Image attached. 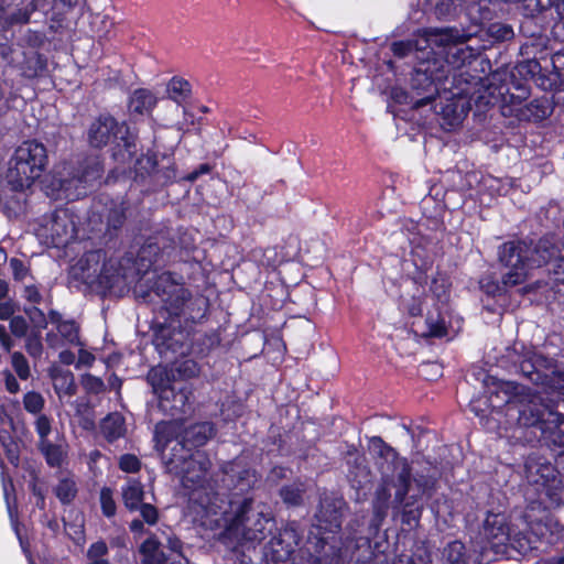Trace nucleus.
<instances>
[{
  "label": "nucleus",
  "mask_w": 564,
  "mask_h": 564,
  "mask_svg": "<svg viewBox=\"0 0 564 564\" xmlns=\"http://www.w3.org/2000/svg\"><path fill=\"white\" fill-rule=\"evenodd\" d=\"M441 42L448 46L449 63L456 68L453 95L466 99L469 107L474 105L479 111H486L499 105L502 115L508 116V111L520 107L530 96L527 80H517L514 74H505L503 79L494 74L489 79L490 61L464 41H455L451 30L441 32Z\"/></svg>",
  "instance_id": "1"
},
{
  "label": "nucleus",
  "mask_w": 564,
  "mask_h": 564,
  "mask_svg": "<svg viewBox=\"0 0 564 564\" xmlns=\"http://www.w3.org/2000/svg\"><path fill=\"white\" fill-rule=\"evenodd\" d=\"M348 505L343 497L325 496L319 501L317 523L310 531L306 542L310 564H341L350 544L341 538L344 512Z\"/></svg>",
  "instance_id": "2"
},
{
  "label": "nucleus",
  "mask_w": 564,
  "mask_h": 564,
  "mask_svg": "<svg viewBox=\"0 0 564 564\" xmlns=\"http://www.w3.org/2000/svg\"><path fill=\"white\" fill-rule=\"evenodd\" d=\"M151 292L162 302V311L167 314V319L176 322L191 333L208 321L209 299L203 294L193 295L183 283L173 279L171 272L158 275Z\"/></svg>",
  "instance_id": "3"
},
{
  "label": "nucleus",
  "mask_w": 564,
  "mask_h": 564,
  "mask_svg": "<svg viewBox=\"0 0 564 564\" xmlns=\"http://www.w3.org/2000/svg\"><path fill=\"white\" fill-rule=\"evenodd\" d=\"M484 383L489 393L487 398L488 406L492 410H501L507 406L508 412L517 411V422L520 426L534 427L541 432L546 419H550L554 413L540 398H532L527 402L519 400L523 386L514 381L498 380L485 373Z\"/></svg>",
  "instance_id": "4"
},
{
  "label": "nucleus",
  "mask_w": 564,
  "mask_h": 564,
  "mask_svg": "<svg viewBox=\"0 0 564 564\" xmlns=\"http://www.w3.org/2000/svg\"><path fill=\"white\" fill-rule=\"evenodd\" d=\"M9 164L7 176L12 188H30L47 167V149L37 140H25L14 150Z\"/></svg>",
  "instance_id": "5"
},
{
  "label": "nucleus",
  "mask_w": 564,
  "mask_h": 564,
  "mask_svg": "<svg viewBox=\"0 0 564 564\" xmlns=\"http://www.w3.org/2000/svg\"><path fill=\"white\" fill-rule=\"evenodd\" d=\"M518 368L521 377L545 392H556L564 395V372L557 368L554 358L538 351H528L519 357Z\"/></svg>",
  "instance_id": "6"
},
{
  "label": "nucleus",
  "mask_w": 564,
  "mask_h": 564,
  "mask_svg": "<svg viewBox=\"0 0 564 564\" xmlns=\"http://www.w3.org/2000/svg\"><path fill=\"white\" fill-rule=\"evenodd\" d=\"M165 466L169 473L181 479L184 488L195 490L203 487L212 463L200 451H178L177 447H172Z\"/></svg>",
  "instance_id": "7"
},
{
  "label": "nucleus",
  "mask_w": 564,
  "mask_h": 564,
  "mask_svg": "<svg viewBox=\"0 0 564 564\" xmlns=\"http://www.w3.org/2000/svg\"><path fill=\"white\" fill-rule=\"evenodd\" d=\"M448 74L443 63L436 58L421 61L411 74L410 88L419 97L416 106L432 104L445 88Z\"/></svg>",
  "instance_id": "8"
},
{
  "label": "nucleus",
  "mask_w": 564,
  "mask_h": 564,
  "mask_svg": "<svg viewBox=\"0 0 564 564\" xmlns=\"http://www.w3.org/2000/svg\"><path fill=\"white\" fill-rule=\"evenodd\" d=\"M252 505L253 497H243L230 521V528L240 530L243 540L261 544L276 529V523L273 517L263 512L250 517Z\"/></svg>",
  "instance_id": "9"
},
{
  "label": "nucleus",
  "mask_w": 564,
  "mask_h": 564,
  "mask_svg": "<svg viewBox=\"0 0 564 564\" xmlns=\"http://www.w3.org/2000/svg\"><path fill=\"white\" fill-rule=\"evenodd\" d=\"M498 261L501 267L508 269L502 275L505 285L517 286L524 283L531 270L527 239H512L500 245Z\"/></svg>",
  "instance_id": "10"
},
{
  "label": "nucleus",
  "mask_w": 564,
  "mask_h": 564,
  "mask_svg": "<svg viewBox=\"0 0 564 564\" xmlns=\"http://www.w3.org/2000/svg\"><path fill=\"white\" fill-rule=\"evenodd\" d=\"M138 260L147 269L161 268L176 258V242L171 229L149 236L138 251Z\"/></svg>",
  "instance_id": "11"
},
{
  "label": "nucleus",
  "mask_w": 564,
  "mask_h": 564,
  "mask_svg": "<svg viewBox=\"0 0 564 564\" xmlns=\"http://www.w3.org/2000/svg\"><path fill=\"white\" fill-rule=\"evenodd\" d=\"M275 530L263 545L264 564H288L302 540L299 524L295 521L288 522L283 528Z\"/></svg>",
  "instance_id": "12"
},
{
  "label": "nucleus",
  "mask_w": 564,
  "mask_h": 564,
  "mask_svg": "<svg viewBox=\"0 0 564 564\" xmlns=\"http://www.w3.org/2000/svg\"><path fill=\"white\" fill-rule=\"evenodd\" d=\"M176 322L167 319L153 326V345L162 356L167 354L183 356L191 351L192 333Z\"/></svg>",
  "instance_id": "13"
},
{
  "label": "nucleus",
  "mask_w": 564,
  "mask_h": 564,
  "mask_svg": "<svg viewBox=\"0 0 564 564\" xmlns=\"http://www.w3.org/2000/svg\"><path fill=\"white\" fill-rule=\"evenodd\" d=\"M156 373H151L150 383L153 387L155 393L159 397V409L166 415L174 419L181 420L191 410L189 397L192 391L182 384H163L164 380L161 378V382L155 380Z\"/></svg>",
  "instance_id": "14"
},
{
  "label": "nucleus",
  "mask_w": 564,
  "mask_h": 564,
  "mask_svg": "<svg viewBox=\"0 0 564 564\" xmlns=\"http://www.w3.org/2000/svg\"><path fill=\"white\" fill-rule=\"evenodd\" d=\"M411 464L408 459L402 463V469L397 474V490L393 502L402 507V523L410 527L417 525L423 512L421 498H410Z\"/></svg>",
  "instance_id": "15"
},
{
  "label": "nucleus",
  "mask_w": 564,
  "mask_h": 564,
  "mask_svg": "<svg viewBox=\"0 0 564 564\" xmlns=\"http://www.w3.org/2000/svg\"><path fill=\"white\" fill-rule=\"evenodd\" d=\"M485 549L491 550L495 554H506L509 540L510 529L505 517L499 513L489 512L481 528Z\"/></svg>",
  "instance_id": "16"
},
{
  "label": "nucleus",
  "mask_w": 564,
  "mask_h": 564,
  "mask_svg": "<svg viewBox=\"0 0 564 564\" xmlns=\"http://www.w3.org/2000/svg\"><path fill=\"white\" fill-rule=\"evenodd\" d=\"M528 254L531 269H538L547 265L552 261L555 263L561 256L558 239L555 234H544L539 239H527Z\"/></svg>",
  "instance_id": "17"
},
{
  "label": "nucleus",
  "mask_w": 564,
  "mask_h": 564,
  "mask_svg": "<svg viewBox=\"0 0 564 564\" xmlns=\"http://www.w3.org/2000/svg\"><path fill=\"white\" fill-rule=\"evenodd\" d=\"M48 238L55 248H63L76 238V226L67 208H56L46 224Z\"/></svg>",
  "instance_id": "18"
},
{
  "label": "nucleus",
  "mask_w": 564,
  "mask_h": 564,
  "mask_svg": "<svg viewBox=\"0 0 564 564\" xmlns=\"http://www.w3.org/2000/svg\"><path fill=\"white\" fill-rule=\"evenodd\" d=\"M539 442L556 456L557 464H564V414L554 411L542 427Z\"/></svg>",
  "instance_id": "19"
},
{
  "label": "nucleus",
  "mask_w": 564,
  "mask_h": 564,
  "mask_svg": "<svg viewBox=\"0 0 564 564\" xmlns=\"http://www.w3.org/2000/svg\"><path fill=\"white\" fill-rule=\"evenodd\" d=\"M119 122L109 113H100L89 126L87 141L91 148L102 149L120 132Z\"/></svg>",
  "instance_id": "20"
},
{
  "label": "nucleus",
  "mask_w": 564,
  "mask_h": 564,
  "mask_svg": "<svg viewBox=\"0 0 564 564\" xmlns=\"http://www.w3.org/2000/svg\"><path fill=\"white\" fill-rule=\"evenodd\" d=\"M554 110V102L546 96L538 97L520 107L508 111V116L519 121L540 122L549 118Z\"/></svg>",
  "instance_id": "21"
},
{
  "label": "nucleus",
  "mask_w": 564,
  "mask_h": 564,
  "mask_svg": "<svg viewBox=\"0 0 564 564\" xmlns=\"http://www.w3.org/2000/svg\"><path fill=\"white\" fill-rule=\"evenodd\" d=\"M386 518L387 517L378 518L377 513L372 511L368 523V535L360 536L356 540L355 547L349 555L350 561H356L357 564L369 563L375 554L371 546V540L379 535Z\"/></svg>",
  "instance_id": "22"
},
{
  "label": "nucleus",
  "mask_w": 564,
  "mask_h": 564,
  "mask_svg": "<svg viewBox=\"0 0 564 564\" xmlns=\"http://www.w3.org/2000/svg\"><path fill=\"white\" fill-rule=\"evenodd\" d=\"M225 474L231 484V489L235 491L234 495H248L259 481L258 474L254 469L241 466L238 463H230L226 467Z\"/></svg>",
  "instance_id": "23"
},
{
  "label": "nucleus",
  "mask_w": 564,
  "mask_h": 564,
  "mask_svg": "<svg viewBox=\"0 0 564 564\" xmlns=\"http://www.w3.org/2000/svg\"><path fill=\"white\" fill-rule=\"evenodd\" d=\"M213 434L214 427L210 423L194 424L185 430L182 440L177 441L174 447H177L178 451H198L199 447L204 446L213 437Z\"/></svg>",
  "instance_id": "24"
},
{
  "label": "nucleus",
  "mask_w": 564,
  "mask_h": 564,
  "mask_svg": "<svg viewBox=\"0 0 564 564\" xmlns=\"http://www.w3.org/2000/svg\"><path fill=\"white\" fill-rule=\"evenodd\" d=\"M129 205L126 200H111L110 206L107 208L106 213V229H105V238H107V242L118 238L121 229L127 220V210Z\"/></svg>",
  "instance_id": "25"
},
{
  "label": "nucleus",
  "mask_w": 564,
  "mask_h": 564,
  "mask_svg": "<svg viewBox=\"0 0 564 564\" xmlns=\"http://www.w3.org/2000/svg\"><path fill=\"white\" fill-rule=\"evenodd\" d=\"M443 305L435 304L425 317V330L422 332L424 338H444L448 335V324L442 312Z\"/></svg>",
  "instance_id": "26"
},
{
  "label": "nucleus",
  "mask_w": 564,
  "mask_h": 564,
  "mask_svg": "<svg viewBox=\"0 0 564 564\" xmlns=\"http://www.w3.org/2000/svg\"><path fill=\"white\" fill-rule=\"evenodd\" d=\"M158 104L155 95L147 88L135 89L128 102L129 112L133 116H149Z\"/></svg>",
  "instance_id": "27"
},
{
  "label": "nucleus",
  "mask_w": 564,
  "mask_h": 564,
  "mask_svg": "<svg viewBox=\"0 0 564 564\" xmlns=\"http://www.w3.org/2000/svg\"><path fill=\"white\" fill-rule=\"evenodd\" d=\"M509 285H505L503 281L499 282L492 274H487L480 278L479 289L485 294L482 299L484 308L489 313H496V306L489 303V300L505 296Z\"/></svg>",
  "instance_id": "28"
},
{
  "label": "nucleus",
  "mask_w": 564,
  "mask_h": 564,
  "mask_svg": "<svg viewBox=\"0 0 564 564\" xmlns=\"http://www.w3.org/2000/svg\"><path fill=\"white\" fill-rule=\"evenodd\" d=\"M99 429L104 438L112 444L124 437L127 432L126 420L119 412L108 413L101 419Z\"/></svg>",
  "instance_id": "29"
},
{
  "label": "nucleus",
  "mask_w": 564,
  "mask_h": 564,
  "mask_svg": "<svg viewBox=\"0 0 564 564\" xmlns=\"http://www.w3.org/2000/svg\"><path fill=\"white\" fill-rule=\"evenodd\" d=\"M37 449L51 468H61L67 458V445L53 443L50 440L37 442Z\"/></svg>",
  "instance_id": "30"
},
{
  "label": "nucleus",
  "mask_w": 564,
  "mask_h": 564,
  "mask_svg": "<svg viewBox=\"0 0 564 564\" xmlns=\"http://www.w3.org/2000/svg\"><path fill=\"white\" fill-rule=\"evenodd\" d=\"M158 167V155L153 151L141 154L133 164V180L144 184L147 180H153Z\"/></svg>",
  "instance_id": "31"
},
{
  "label": "nucleus",
  "mask_w": 564,
  "mask_h": 564,
  "mask_svg": "<svg viewBox=\"0 0 564 564\" xmlns=\"http://www.w3.org/2000/svg\"><path fill=\"white\" fill-rule=\"evenodd\" d=\"M166 93L171 100L185 106L192 98V84L183 77L173 76L166 85Z\"/></svg>",
  "instance_id": "32"
},
{
  "label": "nucleus",
  "mask_w": 564,
  "mask_h": 564,
  "mask_svg": "<svg viewBox=\"0 0 564 564\" xmlns=\"http://www.w3.org/2000/svg\"><path fill=\"white\" fill-rule=\"evenodd\" d=\"M161 543L158 538L152 534L145 539L139 552L142 554V564H164L167 561L166 554L160 549Z\"/></svg>",
  "instance_id": "33"
},
{
  "label": "nucleus",
  "mask_w": 564,
  "mask_h": 564,
  "mask_svg": "<svg viewBox=\"0 0 564 564\" xmlns=\"http://www.w3.org/2000/svg\"><path fill=\"white\" fill-rule=\"evenodd\" d=\"M221 335L219 329H212L196 336V329L191 336V350L195 349L199 355H207L210 350L220 345Z\"/></svg>",
  "instance_id": "34"
},
{
  "label": "nucleus",
  "mask_w": 564,
  "mask_h": 564,
  "mask_svg": "<svg viewBox=\"0 0 564 564\" xmlns=\"http://www.w3.org/2000/svg\"><path fill=\"white\" fill-rule=\"evenodd\" d=\"M414 484V494L410 495L411 499L423 498L426 496L431 498L436 490L437 479L426 471H416L414 475L411 474V484Z\"/></svg>",
  "instance_id": "35"
},
{
  "label": "nucleus",
  "mask_w": 564,
  "mask_h": 564,
  "mask_svg": "<svg viewBox=\"0 0 564 564\" xmlns=\"http://www.w3.org/2000/svg\"><path fill=\"white\" fill-rule=\"evenodd\" d=\"M370 448L381 458L390 462L394 469H402V463L405 457H401L397 449L386 443L381 436H372L369 440Z\"/></svg>",
  "instance_id": "36"
},
{
  "label": "nucleus",
  "mask_w": 564,
  "mask_h": 564,
  "mask_svg": "<svg viewBox=\"0 0 564 564\" xmlns=\"http://www.w3.org/2000/svg\"><path fill=\"white\" fill-rule=\"evenodd\" d=\"M544 91L560 93L564 91V73L554 69L543 68L542 73L535 77V83Z\"/></svg>",
  "instance_id": "37"
},
{
  "label": "nucleus",
  "mask_w": 564,
  "mask_h": 564,
  "mask_svg": "<svg viewBox=\"0 0 564 564\" xmlns=\"http://www.w3.org/2000/svg\"><path fill=\"white\" fill-rule=\"evenodd\" d=\"M143 485L139 480L129 481L122 487V500L129 511H137L143 502Z\"/></svg>",
  "instance_id": "38"
},
{
  "label": "nucleus",
  "mask_w": 564,
  "mask_h": 564,
  "mask_svg": "<svg viewBox=\"0 0 564 564\" xmlns=\"http://www.w3.org/2000/svg\"><path fill=\"white\" fill-rule=\"evenodd\" d=\"M528 471L533 475V468H535V474L538 477L533 478L535 484H541L542 486H551L552 482L556 480V469L555 467L549 463H538L533 459H530L525 465Z\"/></svg>",
  "instance_id": "39"
},
{
  "label": "nucleus",
  "mask_w": 564,
  "mask_h": 564,
  "mask_svg": "<svg viewBox=\"0 0 564 564\" xmlns=\"http://www.w3.org/2000/svg\"><path fill=\"white\" fill-rule=\"evenodd\" d=\"M104 175V165L98 160H86L77 171V181L85 185H93Z\"/></svg>",
  "instance_id": "40"
},
{
  "label": "nucleus",
  "mask_w": 564,
  "mask_h": 564,
  "mask_svg": "<svg viewBox=\"0 0 564 564\" xmlns=\"http://www.w3.org/2000/svg\"><path fill=\"white\" fill-rule=\"evenodd\" d=\"M485 36L491 44L511 41L514 37L513 29L505 22H491L484 29Z\"/></svg>",
  "instance_id": "41"
},
{
  "label": "nucleus",
  "mask_w": 564,
  "mask_h": 564,
  "mask_svg": "<svg viewBox=\"0 0 564 564\" xmlns=\"http://www.w3.org/2000/svg\"><path fill=\"white\" fill-rule=\"evenodd\" d=\"M391 490L387 482H381L375 490L373 499L371 502L372 511L377 513L378 518L387 517L390 508Z\"/></svg>",
  "instance_id": "42"
},
{
  "label": "nucleus",
  "mask_w": 564,
  "mask_h": 564,
  "mask_svg": "<svg viewBox=\"0 0 564 564\" xmlns=\"http://www.w3.org/2000/svg\"><path fill=\"white\" fill-rule=\"evenodd\" d=\"M251 260L259 267L267 271L274 270L278 263V253L275 248H253L249 253Z\"/></svg>",
  "instance_id": "43"
},
{
  "label": "nucleus",
  "mask_w": 564,
  "mask_h": 564,
  "mask_svg": "<svg viewBox=\"0 0 564 564\" xmlns=\"http://www.w3.org/2000/svg\"><path fill=\"white\" fill-rule=\"evenodd\" d=\"M53 491L62 505L68 506L75 500L78 488L74 478L63 477L58 480Z\"/></svg>",
  "instance_id": "44"
},
{
  "label": "nucleus",
  "mask_w": 564,
  "mask_h": 564,
  "mask_svg": "<svg viewBox=\"0 0 564 564\" xmlns=\"http://www.w3.org/2000/svg\"><path fill=\"white\" fill-rule=\"evenodd\" d=\"M446 564H468L469 556L463 542L455 540L449 542L443 551Z\"/></svg>",
  "instance_id": "45"
},
{
  "label": "nucleus",
  "mask_w": 564,
  "mask_h": 564,
  "mask_svg": "<svg viewBox=\"0 0 564 564\" xmlns=\"http://www.w3.org/2000/svg\"><path fill=\"white\" fill-rule=\"evenodd\" d=\"M304 488L301 482L284 485L279 490V496L288 507H299L303 503Z\"/></svg>",
  "instance_id": "46"
},
{
  "label": "nucleus",
  "mask_w": 564,
  "mask_h": 564,
  "mask_svg": "<svg viewBox=\"0 0 564 564\" xmlns=\"http://www.w3.org/2000/svg\"><path fill=\"white\" fill-rule=\"evenodd\" d=\"M0 443L4 449L9 463L18 466L20 463V449L18 442L12 436L10 431L0 429Z\"/></svg>",
  "instance_id": "47"
},
{
  "label": "nucleus",
  "mask_w": 564,
  "mask_h": 564,
  "mask_svg": "<svg viewBox=\"0 0 564 564\" xmlns=\"http://www.w3.org/2000/svg\"><path fill=\"white\" fill-rule=\"evenodd\" d=\"M430 291L437 300V304L443 305L449 297L451 282L447 276L437 273L431 281Z\"/></svg>",
  "instance_id": "48"
},
{
  "label": "nucleus",
  "mask_w": 564,
  "mask_h": 564,
  "mask_svg": "<svg viewBox=\"0 0 564 564\" xmlns=\"http://www.w3.org/2000/svg\"><path fill=\"white\" fill-rule=\"evenodd\" d=\"M390 98L394 104L410 106L413 109L422 108L423 106H416V101H419V97L411 90L395 86L392 87L390 91Z\"/></svg>",
  "instance_id": "49"
},
{
  "label": "nucleus",
  "mask_w": 564,
  "mask_h": 564,
  "mask_svg": "<svg viewBox=\"0 0 564 564\" xmlns=\"http://www.w3.org/2000/svg\"><path fill=\"white\" fill-rule=\"evenodd\" d=\"M516 69L523 77V80L530 78L535 83V77L542 73L543 67L538 59L533 58L519 63Z\"/></svg>",
  "instance_id": "50"
},
{
  "label": "nucleus",
  "mask_w": 564,
  "mask_h": 564,
  "mask_svg": "<svg viewBox=\"0 0 564 564\" xmlns=\"http://www.w3.org/2000/svg\"><path fill=\"white\" fill-rule=\"evenodd\" d=\"M23 312L32 324L31 330H43L47 327L46 315L36 305L24 306Z\"/></svg>",
  "instance_id": "51"
},
{
  "label": "nucleus",
  "mask_w": 564,
  "mask_h": 564,
  "mask_svg": "<svg viewBox=\"0 0 564 564\" xmlns=\"http://www.w3.org/2000/svg\"><path fill=\"white\" fill-rule=\"evenodd\" d=\"M45 400L37 391H28L23 395V406L31 414H41L44 409Z\"/></svg>",
  "instance_id": "52"
},
{
  "label": "nucleus",
  "mask_w": 564,
  "mask_h": 564,
  "mask_svg": "<svg viewBox=\"0 0 564 564\" xmlns=\"http://www.w3.org/2000/svg\"><path fill=\"white\" fill-rule=\"evenodd\" d=\"M11 365L17 376L21 380H28L31 376L30 365L21 351H14L11 355Z\"/></svg>",
  "instance_id": "53"
},
{
  "label": "nucleus",
  "mask_w": 564,
  "mask_h": 564,
  "mask_svg": "<svg viewBox=\"0 0 564 564\" xmlns=\"http://www.w3.org/2000/svg\"><path fill=\"white\" fill-rule=\"evenodd\" d=\"M100 508L101 512L106 518H112L116 516L117 506L113 499L112 490L109 487H104L100 490Z\"/></svg>",
  "instance_id": "54"
},
{
  "label": "nucleus",
  "mask_w": 564,
  "mask_h": 564,
  "mask_svg": "<svg viewBox=\"0 0 564 564\" xmlns=\"http://www.w3.org/2000/svg\"><path fill=\"white\" fill-rule=\"evenodd\" d=\"M119 279H120L119 270L115 269V270L110 271L107 268L106 263L102 264L100 272L97 276L98 284L101 288H104L105 290L113 289L118 284Z\"/></svg>",
  "instance_id": "55"
},
{
  "label": "nucleus",
  "mask_w": 564,
  "mask_h": 564,
  "mask_svg": "<svg viewBox=\"0 0 564 564\" xmlns=\"http://www.w3.org/2000/svg\"><path fill=\"white\" fill-rule=\"evenodd\" d=\"M57 330L69 344H77L79 341V326L74 319L64 321L57 327Z\"/></svg>",
  "instance_id": "56"
},
{
  "label": "nucleus",
  "mask_w": 564,
  "mask_h": 564,
  "mask_svg": "<svg viewBox=\"0 0 564 564\" xmlns=\"http://www.w3.org/2000/svg\"><path fill=\"white\" fill-rule=\"evenodd\" d=\"M176 177H177V173H176L175 163H171L170 165L162 167V169H159V166H158L153 181L155 184L165 186V185L174 183Z\"/></svg>",
  "instance_id": "57"
},
{
  "label": "nucleus",
  "mask_w": 564,
  "mask_h": 564,
  "mask_svg": "<svg viewBox=\"0 0 564 564\" xmlns=\"http://www.w3.org/2000/svg\"><path fill=\"white\" fill-rule=\"evenodd\" d=\"M41 332L42 330H31V334L25 336V349L28 354L34 358L40 357L43 352Z\"/></svg>",
  "instance_id": "58"
},
{
  "label": "nucleus",
  "mask_w": 564,
  "mask_h": 564,
  "mask_svg": "<svg viewBox=\"0 0 564 564\" xmlns=\"http://www.w3.org/2000/svg\"><path fill=\"white\" fill-rule=\"evenodd\" d=\"M118 465L122 471L128 474L139 473L142 467V463L138 456L130 453L121 455Z\"/></svg>",
  "instance_id": "59"
},
{
  "label": "nucleus",
  "mask_w": 564,
  "mask_h": 564,
  "mask_svg": "<svg viewBox=\"0 0 564 564\" xmlns=\"http://www.w3.org/2000/svg\"><path fill=\"white\" fill-rule=\"evenodd\" d=\"M34 430L39 436L37 442L47 441L52 432V419L46 414H40L34 422Z\"/></svg>",
  "instance_id": "60"
},
{
  "label": "nucleus",
  "mask_w": 564,
  "mask_h": 564,
  "mask_svg": "<svg viewBox=\"0 0 564 564\" xmlns=\"http://www.w3.org/2000/svg\"><path fill=\"white\" fill-rule=\"evenodd\" d=\"M9 322V328L12 336L23 338L28 335L29 324L24 316L14 315Z\"/></svg>",
  "instance_id": "61"
},
{
  "label": "nucleus",
  "mask_w": 564,
  "mask_h": 564,
  "mask_svg": "<svg viewBox=\"0 0 564 564\" xmlns=\"http://www.w3.org/2000/svg\"><path fill=\"white\" fill-rule=\"evenodd\" d=\"M154 438L158 444L166 446L174 438L171 425L166 422L158 423L155 425Z\"/></svg>",
  "instance_id": "62"
},
{
  "label": "nucleus",
  "mask_w": 564,
  "mask_h": 564,
  "mask_svg": "<svg viewBox=\"0 0 564 564\" xmlns=\"http://www.w3.org/2000/svg\"><path fill=\"white\" fill-rule=\"evenodd\" d=\"M175 242L176 257L178 256L180 258H182L183 252L188 254L189 252H193L196 249L194 238L186 232L180 235L177 239H175Z\"/></svg>",
  "instance_id": "63"
},
{
  "label": "nucleus",
  "mask_w": 564,
  "mask_h": 564,
  "mask_svg": "<svg viewBox=\"0 0 564 564\" xmlns=\"http://www.w3.org/2000/svg\"><path fill=\"white\" fill-rule=\"evenodd\" d=\"M9 265L12 270L13 279L18 282L23 281L30 274V267L26 265L24 261L19 258H11L9 261Z\"/></svg>",
  "instance_id": "64"
}]
</instances>
